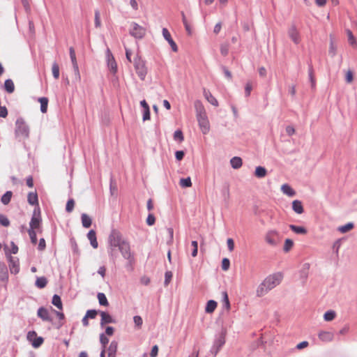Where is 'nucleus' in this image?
<instances>
[{
	"instance_id": "obj_55",
	"label": "nucleus",
	"mask_w": 357,
	"mask_h": 357,
	"mask_svg": "<svg viewBox=\"0 0 357 357\" xmlns=\"http://www.w3.org/2000/svg\"><path fill=\"white\" fill-rule=\"evenodd\" d=\"M75 207V201L73 199L70 198L67 201L66 205V211L67 213H71L73 211Z\"/></svg>"
},
{
	"instance_id": "obj_60",
	"label": "nucleus",
	"mask_w": 357,
	"mask_h": 357,
	"mask_svg": "<svg viewBox=\"0 0 357 357\" xmlns=\"http://www.w3.org/2000/svg\"><path fill=\"white\" fill-rule=\"evenodd\" d=\"M173 274L172 272L170 271H167L165 273V281H164V285L167 286L169 282L172 280Z\"/></svg>"
},
{
	"instance_id": "obj_45",
	"label": "nucleus",
	"mask_w": 357,
	"mask_h": 357,
	"mask_svg": "<svg viewBox=\"0 0 357 357\" xmlns=\"http://www.w3.org/2000/svg\"><path fill=\"white\" fill-rule=\"evenodd\" d=\"M310 268V264L305 263L303 264L302 268L300 271V277L303 279L307 278L308 271Z\"/></svg>"
},
{
	"instance_id": "obj_42",
	"label": "nucleus",
	"mask_w": 357,
	"mask_h": 357,
	"mask_svg": "<svg viewBox=\"0 0 357 357\" xmlns=\"http://www.w3.org/2000/svg\"><path fill=\"white\" fill-rule=\"evenodd\" d=\"M118 349V342L112 340L108 347V354L116 355Z\"/></svg>"
},
{
	"instance_id": "obj_36",
	"label": "nucleus",
	"mask_w": 357,
	"mask_h": 357,
	"mask_svg": "<svg viewBox=\"0 0 357 357\" xmlns=\"http://www.w3.org/2000/svg\"><path fill=\"white\" fill-rule=\"evenodd\" d=\"M52 303L55 307H56L58 309H59V310L63 309L62 301H61V296H59L58 294H54L52 296Z\"/></svg>"
},
{
	"instance_id": "obj_34",
	"label": "nucleus",
	"mask_w": 357,
	"mask_h": 357,
	"mask_svg": "<svg viewBox=\"0 0 357 357\" xmlns=\"http://www.w3.org/2000/svg\"><path fill=\"white\" fill-rule=\"evenodd\" d=\"M38 102L40 103V112L43 114L47 111L48 98L46 97H40L38 98Z\"/></svg>"
},
{
	"instance_id": "obj_28",
	"label": "nucleus",
	"mask_w": 357,
	"mask_h": 357,
	"mask_svg": "<svg viewBox=\"0 0 357 357\" xmlns=\"http://www.w3.org/2000/svg\"><path fill=\"white\" fill-rule=\"evenodd\" d=\"M230 164L233 169H238L243 165V160L240 157L234 156L230 160Z\"/></svg>"
},
{
	"instance_id": "obj_29",
	"label": "nucleus",
	"mask_w": 357,
	"mask_h": 357,
	"mask_svg": "<svg viewBox=\"0 0 357 357\" xmlns=\"http://www.w3.org/2000/svg\"><path fill=\"white\" fill-rule=\"evenodd\" d=\"M254 174L257 178H262L266 176L267 170L264 167L257 166L255 168Z\"/></svg>"
},
{
	"instance_id": "obj_24",
	"label": "nucleus",
	"mask_w": 357,
	"mask_h": 357,
	"mask_svg": "<svg viewBox=\"0 0 357 357\" xmlns=\"http://www.w3.org/2000/svg\"><path fill=\"white\" fill-rule=\"evenodd\" d=\"M318 336L324 342H331L333 339V334L328 331H321L319 333Z\"/></svg>"
},
{
	"instance_id": "obj_15",
	"label": "nucleus",
	"mask_w": 357,
	"mask_h": 357,
	"mask_svg": "<svg viewBox=\"0 0 357 357\" xmlns=\"http://www.w3.org/2000/svg\"><path fill=\"white\" fill-rule=\"evenodd\" d=\"M37 316L44 321L52 322L49 311L45 307H40L37 310Z\"/></svg>"
},
{
	"instance_id": "obj_47",
	"label": "nucleus",
	"mask_w": 357,
	"mask_h": 357,
	"mask_svg": "<svg viewBox=\"0 0 357 357\" xmlns=\"http://www.w3.org/2000/svg\"><path fill=\"white\" fill-rule=\"evenodd\" d=\"M336 313L334 310H329L326 311L324 314V319L326 321H332L335 319Z\"/></svg>"
},
{
	"instance_id": "obj_59",
	"label": "nucleus",
	"mask_w": 357,
	"mask_h": 357,
	"mask_svg": "<svg viewBox=\"0 0 357 357\" xmlns=\"http://www.w3.org/2000/svg\"><path fill=\"white\" fill-rule=\"evenodd\" d=\"M328 53L331 57L336 55V47L334 45L333 39L331 38Z\"/></svg>"
},
{
	"instance_id": "obj_37",
	"label": "nucleus",
	"mask_w": 357,
	"mask_h": 357,
	"mask_svg": "<svg viewBox=\"0 0 357 357\" xmlns=\"http://www.w3.org/2000/svg\"><path fill=\"white\" fill-rule=\"evenodd\" d=\"M13 196L12 191L8 190L6 191L1 198V202L3 205H7L10 202L11 198Z\"/></svg>"
},
{
	"instance_id": "obj_38",
	"label": "nucleus",
	"mask_w": 357,
	"mask_h": 357,
	"mask_svg": "<svg viewBox=\"0 0 357 357\" xmlns=\"http://www.w3.org/2000/svg\"><path fill=\"white\" fill-rule=\"evenodd\" d=\"M10 250H8V247L6 245L5 246L4 251L6 255V254L11 255L12 254L15 255L17 253L19 250L18 246L13 241L10 242Z\"/></svg>"
},
{
	"instance_id": "obj_43",
	"label": "nucleus",
	"mask_w": 357,
	"mask_h": 357,
	"mask_svg": "<svg viewBox=\"0 0 357 357\" xmlns=\"http://www.w3.org/2000/svg\"><path fill=\"white\" fill-rule=\"evenodd\" d=\"M222 195L225 199V201H227L229 199L230 193H229V185L227 183H225L224 185L222 186V188L221 190Z\"/></svg>"
},
{
	"instance_id": "obj_41",
	"label": "nucleus",
	"mask_w": 357,
	"mask_h": 357,
	"mask_svg": "<svg viewBox=\"0 0 357 357\" xmlns=\"http://www.w3.org/2000/svg\"><path fill=\"white\" fill-rule=\"evenodd\" d=\"M97 298L99 302V304L102 306H108L109 302L107 298L104 293L99 292L98 293Z\"/></svg>"
},
{
	"instance_id": "obj_52",
	"label": "nucleus",
	"mask_w": 357,
	"mask_h": 357,
	"mask_svg": "<svg viewBox=\"0 0 357 357\" xmlns=\"http://www.w3.org/2000/svg\"><path fill=\"white\" fill-rule=\"evenodd\" d=\"M294 241L290 238H287L284 241L283 250L285 252H288L293 247Z\"/></svg>"
},
{
	"instance_id": "obj_2",
	"label": "nucleus",
	"mask_w": 357,
	"mask_h": 357,
	"mask_svg": "<svg viewBox=\"0 0 357 357\" xmlns=\"http://www.w3.org/2000/svg\"><path fill=\"white\" fill-rule=\"evenodd\" d=\"M227 329L224 327L215 334L210 352L216 356L226 342Z\"/></svg>"
},
{
	"instance_id": "obj_3",
	"label": "nucleus",
	"mask_w": 357,
	"mask_h": 357,
	"mask_svg": "<svg viewBox=\"0 0 357 357\" xmlns=\"http://www.w3.org/2000/svg\"><path fill=\"white\" fill-rule=\"evenodd\" d=\"M30 128L22 117H18L15 121V135L19 140L29 137Z\"/></svg>"
},
{
	"instance_id": "obj_64",
	"label": "nucleus",
	"mask_w": 357,
	"mask_h": 357,
	"mask_svg": "<svg viewBox=\"0 0 357 357\" xmlns=\"http://www.w3.org/2000/svg\"><path fill=\"white\" fill-rule=\"evenodd\" d=\"M230 266V261L228 258H223L222 260L221 267L223 271H227Z\"/></svg>"
},
{
	"instance_id": "obj_50",
	"label": "nucleus",
	"mask_w": 357,
	"mask_h": 357,
	"mask_svg": "<svg viewBox=\"0 0 357 357\" xmlns=\"http://www.w3.org/2000/svg\"><path fill=\"white\" fill-rule=\"evenodd\" d=\"M94 25L96 28L101 26L100 13L99 10H96L94 12Z\"/></svg>"
},
{
	"instance_id": "obj_57",
	"label": "nucleus",
	"mask_w": 357,
	"mask_h": 357,
	"mask_svg": "<svg viewBox=\"0 0 357 357\" xmlns=\"http://www.w3.org/2000/svg\"><path fill=\"white\" fill-rule=\"evenodd\" d=\"M100 342L102 348H106L107 344L109 343V339L104 333L100 334Z\"/></svg>"
},
{
	"instance_id": "obj_13",
	"label": "nucleus",
	"mask_w": 357,
	"mask_h": 357,
	"mask_svg": "<svg viewBox=\"0 0 357 357\" xmlns=\"http://www.w3.org/2000/svg\"><path fill=\"white\" fill-rule=\"evenodd\" d=\"M162 33L164 38L168 42L169 45H170L172 50L174 52H177L178 50V46L176 43L174 42V40L172 39V36L168 29L167 28H163Z\"/></svg>"
},
{
	"instance_id": "obj_53",
	"label": "nucleus",
	"mask_w": 357,
	"mask_h": 357,
	"mask_svg": "<svg viewBox=\"0 0 357 357\" xmlns=\"http://www.w3.org/2000/svg\"><path fill=\"white\" fill-rule=\"evenodd\" d=\"M174 139L176 141H178L179 142H181L184 140L183 133L181 130L178 129L174 132Z\"/></svg>"
},
{
	"instance_id": "obj_11",
	"label": "nucleus",
	"mask_w": 357,
	"mask_h": 357,
	"mask_svg": "<svg viewBox=\"0 0 357 357\" xmlns=\"http://www.w3.org/2000/svg\"><path fill=\"white\" fill-rule=\"evenodd\" d=\"M118 248L124 259L135 256L134 253L131 252L130 245L128 241L121 243V245H120Z\"/></svg>"
},
{
	"instance_id": "obj_56",
	"label": "nucleus",
	"mask_w": 357,
	"mask_h": 357,
	"mask_svg": "<svg viewBox=\"0 0 357 357\" xmlns=\"http://www.w3.org/2000/svg\"><path fill=\"white\" fill-rule=\"evenodd\" d=\"M100 310H96L94 309L88 310L86 312L85 316L89 319H95L98 313H100Z\"/></svg>"
},
{
	"instance_id": "obj_25",
	"label": "nucleus",
	"mask_w": 357,
	"mask_h": 357,
	"mask_svg": "<svg viewBox=\"0 0 357 357\" xmlns=\"http://www.w3.org/2000/svg\"><path fill=\"white\" fill-rule=\"evenodd\" d=\"M3 89L8 93H12L15 91V84L11 79H7L4 82Z\"/></svg>"
},
{
	"instance_id": "obj_58",
	"label": "nucleus",
	"mask_w": 357,
	"mask_h": 357,
	"mask_svg": "<svg viewBox=\"0 0 357 357\" xmlns=\"http://www.w3.org/2000/svg\"><path fill=\"white\" fill-rule=\"evenodd\" d=\"M28 233H29L31 243L36 244L38 239H37L36 231L33 230L31 229H29Z\"/></svg>"
},
{
	"instance_id": "obj_51",
	"label": "nucleus",
	"mask_w": 357,
	"mask_h": 357,
	"mask_svg": "<svg viewBox=\"0 0 357 357\" xmlns=\"http://www.w3.org/2000/svg\"><path fill=\"white\" fill-rule=\"evenodd\" d=\"M52 71L54 78L57 79L59 77V66L56 61L52 63Z\"/></svg>"
},
{
	"instance_id": "obj_1",
	"label": "nucleus",
	"mask_w": 357,
	"mask_h": 357,
	"mask_svg": "<svg viewBox=\"0 0 357 357\" xmlns=\"http://www.w3.org/2000/svg\"><path fill=\"white\" fill-rule=\"evenodd\" d=\"M282 274L276 273L267 276L258 286L257 296L261 297L266 295L269 291L278 286L282 281Z\"/></svg>"
},
{
	"instance_id": "obj_20",
	"label": "nucleus",
	"mask_w": 357,
	"mask_h": 357,
	"mask_svg": "<svg viewBox=\"0 0 357 357\" xmlns=\"http://www.w3.org/2000/svg\"><path fill=\"white\" fill-rule=\"evenodd\" d=\"M27 202L31 206H39L38 197L36 192H31L27 195Z\"/></svg>"
},
{
	"instance_id": "obj_32",
	"label": "nucleus",
	"mask_w": 357,
	"mask_h": 357,
	"mask_svg": "<svg viewBox=\"0 0 357 357\" xmlns=\"http://www.w3.org/2000/svg\"><path fill=\"white\" fill-rule=\"evenodd\" d=\"M218 303L214 300H209L206 303V305L205 307V312L206 313H212L215 311V308L217 307Z\"/></svg>"
},
{
	"instance_id": "obj_14",
	"label": "nucleus",
	"mask_w": 357,
	"mask_h": 357,
	"mask_svg": "<svg viewBox=\"0 0 357 357\" xmlns=\"http://www.w3.org/2000/svg\"><path fill=\"white\" fill-rule=\"evenodd\" d=\"M100 314L101 317L100 325L103 327L108 324H116V320L114 319L107 312L100 311Z\"/></svg>"
},
{
	"instance_id": "obj_18",
	"label": "nucleus",
	"mask_w": 357,
	"mask_h": 357,
	"mask_svg": "<svg viewBox=\"0 0 357 357\" xmlns=\"http://www.w3.org/2000/svg\"><path fill=\"white\" fill-rule=\"evenodd\" d=\"M140 105L142 107L143 109V116H142V120L143 121L149 120L151 118V112H150V108L145 100H142L140 101Z\"/></svg>"
},
{
	"instance_id": "obj_61",
	"label": "nucleus",
	"mask_w": 357,
	"mask_h": 357,
	"mask_svg": "<svg viewBox=\"0 0 357 357\" xmlns=\"http://www.w3.org/2000/svg\"><path fill=\"white\" fill-rule=\"evenodd\" d=\"M0 225L3 227H8L10 225V220L8 218L3 214L0 213Z\"/></svg>"
},
{
	"instance_id": "obj_27",
	"label": "nucleus",
	"mask_w": 357,
	"mask_h": 357,
	"mask_svg": "<svg viewBox=\"0 0 357 357\" xmlns=\"http://www.w3.org/2000/svg\"><path fill=\"white\" fill-rule=\"evenodd\" d=\"M289 229L296 234H306L307 230L303 226H298L295 225H289Z\"/></svg>"
},
{
	"instance_id": "obj_40",
	"label": "nucleus",
	"mask_w": 357,
	"mask_h": 357,
	"mask_svg": "<svg viewBox=\"0 0 357 357\" xmlns=\"http://www.w3.org/2000/svg\"><path fill=\"white\" fill-rule=\"evenodd\" d=\"M354 227V224L351 222H347V224L340 226L337 230L341 233H347Z\"/></svg>"
},
{
	"instance_id": "obj_12",
	"label": "nucleus",
	"mask_w": 357,
	"mask_h": 357,
	"mask_svg": "<svg viewBox=\"0 0 357 357\" xmlns=\"http://www.w3.org/2000/svg\"><path fill=\"white\" fill-rule=\"evenodd\" d=\"M107 66L109 69V70L113 73L116 74L117 72V64L114 59V57L113 56L112 54L111 53L110 50L107 49Z\"/></svg>"
},
{
	"instance_id": "obj_10",
	"label": "nucleus",
	"mask_w": 357,
	"mask_h": 357,
	"mask_svg": "<svg viewBox=\"0 0 357 357\" xmlns=\"http://www.w3.org/2000/svg\"><path fill=\"white\" fill-rule=\"evenodd\" d=\"M196 118L202 132L204 135L208 134L210 130V123L207 114H204L203 116H197Z\"/></svg>"
},
{
	"instance_id": "obj_8",
	"label": "nucleus",
	"mask_w": 357,
	"mask_h": 357,
	"mask_svg": "<svg viewBox=\"0 0 357 357\" xmlns=\"http://www.w3.org/2000/svg\"><path fill=\"white\" fill-rule=\"evenodd\" d=\"M130 34L136 39H142L146 34V29L136 22H132V29Z\"/></svg>"
},
{
	"instance_id": "obj_5",
	"label": "nucleus",
	"mask_w": 357,
	"mask_h": 357,
	"mask_svg": "<svg viewBox=\"0 0 357 357\" xmlns=\"http://www.w3.org/2000/svg\"><path fill=\"white\" fill-rule=\"evenodd\" d=\"M127 240L122 238L121 234L116 229H112L108 237V243L112 248H119L121 245V243L126 242ZM113 248L109 251L110 256L113 255Z\"/></svg>"
},
{
	"instance_id": "obj_33",
	"label": "nucleus",
	"mask_w": 357,
	"mask_h": 357,
	"mask_svg": "<svg viewBox=\"0 0 357 357\" xmlns=\"http://www.w3.org/2000/svg\"><path fill=\"white\" fill-rule=\"evenodd\" d=\"M83 227L89 228L92 224L91 218L86 213H82L81 216Z\"/></svg>"
},
{
	"instance_id": "obj_26",
	"label": "nucleus",
	"mask_w": 357,
	"mask_h": 357,
	"mask_svg": "<svg viewBox=\"0 0 357 357\" xmlns=\"http://www.w3.org/2000/svg\"><path fill=\"white\" fill-rule=\"evenodd\" d=\"M204 96H205L206 99L208 100V102H210L213 106H218V101L217 99L211 94V93L209 91L204 90Z\"/></svg>"
},
{
	"instance_id": "obj_39",
	"label": "nucleus",
	"mask_w": 357,
	"mask_h": 357,
	"mask_svg": "<svg viewBox=\"0 0 357 357\" xmlns=\"http://www.w3.org/2000/svg\"><path fill=\"white\" fill-rule=\"evenodd\" d=\"M125 259L127 260V262H126V266H125L126 270L128 271H129V272L133 271V270H134V265H135V256L131 257L130 258Z\"/></svg>"
},
{
	"instance_id": "obj_6",
	"label": "nucleus",
	"mask_w": 357,
	"mask_h": 357,
	"mask_svg": "<svg viewBox=\"0 0 357 357\" xmlns=\"http://www.w3.org/2000/svg\"><path fill=\"white\" fill-rule=\"evenodd\" d=\"M280 239L281 236L275 229L268 230L265 235V241L272 246H276Z\"/></svg>"
},
{
	"instance_id": "obj_62",
	"label": "nucleus",
	"mask_w": 357,
	"mask_h": 357,
	"mask_svg": "<svg viewBox=\"0 0 357 357\" xmlns=\"http://www.w3.org/2000/svg\"><path fill=\"white\" fill-rule=\"evenodd\" d=\"M220 68L222 69L224 75H225V77L229 79V80H231L232 79V75H231V73L228 70V68L223 66V65H221L220 66Z\"/></svg>"
},
{
	"instance_id": "obj_46",
	"label": "nucleus",
	"mask_w": 357,
	"mask_h": 357,
	"mask_svg": "<svg viewBox=\"0 0 357 357\" xmlns=\"http://www.w3.org/2000/svg\"><path fill=\"white\" fill-rule=\"evenodd\" d=\"M70 243L73 254L79 257L80 255V252L75 239L74 238H71L70 239Z\"/></svg>"
},
{
	"instance_id": "obj_21",
	"label": "nucleus",
	"mask_w": 357,
	"mask_h": 357,
	"mask_svg": "<svg viewBox=\"0 0 357 357\" xmlns=\"http://www.w3.org/2000/svg\"><path fill=\"white\" fill-rule=\"evenodd\" d=\"M292 210L297 214H302L304 208L301 201L295 199L292 202Z\"/></svg>"
},
{
	"instance_id": "obj_30",
	"label": "nucleus",
	"mask_w": 357,
	"mask_h": 357,
	"mask_svg": "<svg viewBox=\"0 0 357 357\" xmlns=\"http://www.w3.org/2000/svg\"><path fill=\"white\" fill-rule=\"evenodd\" d=\"M281 190L284 194L289 197H293L296 194L294 190L287 183H284L282 185Z\"/></svg>"
},
{
	"instance_id": "obj_54",
	"label": "nucleus",
	"mask_w": 357,
	"mask_h": 357,
	"mask_svg": "<svg viewBox=\"0 0 357 357\" xmlns=\"http://www.w3.org/2000/svg\"><path fill=\"white\" fill-rule=\"evenodd\" d=\"M181 16H182V22H183V24L185 26V29L186 30V31L188 32V33L189 35L191 34L192 31H191V27L190 26V24H188L187 20H186V17H185V15L184 14V12H181Z\"/></svg>"
},
{
	"instance_id": "obj_17",
	"label": "nucleus",
	"mask_w": 357,
	"mask_h": 357,
	"mask_svg": "<svg viewBox=\"0 0 357 357\" xmlns=\"http://www.w3.org/2000/svg\"><path fill=\"white\" fill-rule=\"evenodd\" d=\"M289 38L295 44L300 43L299 33L295 25H292L288 31Z\"/></svg>"
},
{
	"instance_id": "obj_9",
	"label": "nucleus",
	"mask_w": 357,
	"mask_h": 357,
	"mask_svg": "<svg viewBox=\"0 0 357 357\" xmlns=\"http://www.w3.org/2000/svg\"><path fill=\"white\" fill-rule=\"evenodd\" d=\"M27 339L31 342L32 347L36 349L40 347L44 342L43 337L38 336L34 331L28 332Z\"/></svg>"
},
{
	"instance_id": "obj_35",
	"label": "nucleus",
	"mask_w": 357,
	"mask_h": 357,
	"mask_svg": "<svg viewBox=\"0 0 357 357\" xmlns=\"http://www.w3.org/2000/svg\"><path fill=\"white\" fill-rule=\"evenodd\" d=\"M346 33L348 37L349 43L354 48L357 49V42L352 31L350 29H347Z\"/></svg>"
},
{
	"instance_id": "obj_7",
	"label": "nucleus",
	"mask_w": 357,
	"mask_h": 357,
	"mask_svg": "<svg viewBox=\"0 0 357 357\" xmlns=\"http://www.w3.org/2000/svg\"><path fill=\"white\" fill-rule=\"evenodd\" d=\"M8 266L11 274L16 275L20 272V260L17 257L6 254Z\"/></svg>"
},
{
	"instance_id": "obj_44",
	"label": "nucleus",
	"mask_w": 357,
	"mask_h": 357,
	"mask_svg": "<svg viewBox=\"0 0 357 357\" xmlns=\"http://www.w3.org/2000/svg\"><path fill=\"white\" fill-rule=\"evenodd\" d=\"M222 296L223 307H225L227 309V310H229L231 306H230V302L229 300V296H228L227 292L226 291H222Z\"/></svg>"
},
{
	"instance_id": "obj_48",
	"label": "nucleus",
	"mask_w": 357,
	"mask_h": 357,
	"mask_svg": "<svg viewBox=\"0 0 357 357\" xmlns=\"http://www.w3.org/2000/svg\"><path fill=\"white\" fill-rule=\"evenodd\" d=\"M179 184L182 188H189L192 186V181L190 177L181 178Z\"/></svg>"
},
{
	"instance_id": "obj_49",
	"label": "nucleus",
	"mask_w": 357,
	"mask_h": 357,
	"mask_svg": "<svg viewBox=\"0 0 357 357\" xmlns=\"http://www.w3.org/2000/svg\"><path fill=\"white\" fill-rule=\"evenodd\" d=\"M308 76H309V79L312 84V87H314L315 80L313 77V66L311 63H308Z\"/></svg>"
},
{
	"instance_id": "obj_4",
	"label": "nucleus",
	"mask_w": 357,
	"mask_h": 357,
	"mask_svg": "<svg viewBox=\"0 0 357 357\" xmlns=\"http://www.w3.org/2000/svg\"><path fill=\"white\" fill-rule=\"evenodd\" d=\"M146 63V60L143 59L139 54H137L134 58L133 64L136 73L142 81L145 79L148 73Z\"/></svg>"
},
{
	"instance_id": "obj_31",
	"label": "nucleus",
	"mask_w": 357,
	"mask_h": 357,
	"mask_svg": "<svg viewBox=\"0 0 357 357\" xmlns=\"http://www.w3.org/2000/svg\"><path fill=\"white\" fill-rule=\"evenodd\" d=\"M47 279L45 276L37 277L35 285L38 289H43L47 286Z\"/></svg>"
},
{
	"instance_id": "obj_16",
	"label": "nucleus",
	"mask_w": 357,
	"mask_h": 357,
	"mask_svg": "<svg viewBox=\"0 0 357 357\" xmlns=\"http://www.w3.org/2000/svg\"><path fill=\"white\" fill-rule=\"evenodd\" d=\"M8 281V271L4 262H0V282L6 284Z\"/></svg>"
},
{
	"instance_id": "obj_63",
	"label": "nucleus",
	"mask_w": 357,
	"mask_h": 357,
	"mask_svg": "<svg viewBox=\"0 0 357 357\" xmlns=\"http://www.w3.org/2000/svg\"><path fill=\"white\" fill-rule=\"evenodd\" d=\"M191 245L192 246V252H191V255L193 257H195L197 255V252H198V243L197 241H192L191 242Z\"/></svg>"
},
{
	"instance_id": "obj_19",
	"label": "nucleus",
	"mask_w": 357,
	"mask_h": 357,
	"mask_svg": "<svg viewBox=\"0 0 357 357\" xmlns=\"http://www.w3.org/2000/svg\"><path fill=\"white\" fill-rule=\"evenodd\" d=\"M87 238L90 241L91 245L93 248L96 249L98 247V243L97 241V238H96V233L93 229H91L89 231V232L87 234Z\"/></svg>"
},
{
	"instance_id": "obj_22",
	"label": "nucleus",
	"mask_w": 357,
	"mask_h": 357,
	"mask_svg": "<svg viewBox=\"0 0 357 357\" xmlns=\"http://www.w3.org/2000/svg\"><path fill=\"white\" fill-rule=\"evenodd\" d=\"M195 109L196 112V117L206 114L204 107L200 100H196L195 102Z\"/></svg>"
},
{
	"instance_id": "obj_23",
	"label": "nucleus",
	"mask_w": 357,
	"mask_h": 357,
	"mask_svg": "<svg viewBox=\"0 0 357 357\" xmlns=\"http://www.w3.org/2000/svg\"><path fill=\"white\" fill-rule=\"evenodd\" d=\"M42 224V218L31 217L29 222V229L33 230L39 229Z\"/></svg>"
}]
</instances>
